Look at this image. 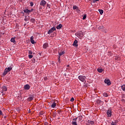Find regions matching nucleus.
Here are the masks:
<instances>
[{"label":"nucleus","instance_id":"52","mask_svg":"<svg viewBox=\"0 0 125 125\" xmlns=\"http://www.w3.org/2000/svg\"><path fill=\"white\" fill-rule=\"evenodd\" d=\"M1 93H3V91L1 92Z\"/></svg>","mask_w":125,"mask_h":125},{"label":"nucleus","instance_id":"36","mask_svg":"<svg viewBox=\"0 0 125 125\" xmlns=\"http://www.w3.org/2000/svg\"><path fill=\"white\" fill-rule=\"evenodd\" d=\"M103 32H104V33H107V30L106 29H104L103 30Z\"/></svg>","mask_w":125,"mask_h":125},{"label":"nucleus","instance_id":"5","mask_svg":"<svg viewBox=\"0 0 125 125\" xmlns=\"http://www.w3.org/2000/svg\"><path fill=\"white\" fill-rule=\"evenodd\" d=\"M77 120H78V118H74L73 119V121L72 122V125H78V124H77Z\"/></svg>","mask_w":125,"mask_h":125},{"label":"nucleus","instance_id":"14","mask_svg":"<svg viewBox=\"0 0 125 125\" xmlns=\"http://www.w3.org/2000/svg\"><path fill=\"white\" fill-rule=\"evenodd\" d=\"M63 54H65V51H62L59 53V56H62V55H63Z\"/></svg>","mask_w":125,"mask_h":125},{"label":"nucleus","instance_id":"42","mask_svg":"<svg viewBox=\"0 0 125 125\" xmlns=\"http://www.w3.org/2000/svg\"><path fill=\"white\" fill-rule=\"evenodd\" d=\"M31 21H32V22H35L34 19H31Z\"/></svg>","mask_w":125,"mask_h":125},{"label":"nucleus","instance_id":"44","mask_svg":"<svg viewBox=\"0 0 125 125\" xmlns=\"http://www.w3.org/2000/svg\"><path fill=\"white\" fill-rule=\"evenodd\" d=\"M58 60H59V62H60V56H59V57Z\"/></svg>","mask_w":125,"mask_h":125},{"label":"nucleus","instance_id":"49","mask_svg":"<svg viewBox=\"0 0 125 125\" xmlns=\"http://www.w3.org/2000/svg\"><path fill=\"white\" fill-rule=\"evenodd\" d=\"M47 6H48V4H47Z\"/></svg>","mask_w":125,"mask_h":125},{"label":"nucleus","instance_id":"25","mask_svg":"<svg viewBox=\"0 0 125 125\" xmlns=\"http://www.w3.org/2000/svg\"><path fill=\"white\" fill-rule=\"evenodd\" d=\"M101 102H102V101H101L100 100H97V103H98V104L101 103Z\"/></svg>","mask_w":125,"mask_h":125},{"label":"nucleus","instance_id":"17","mask_svg":"<svg viewBox=\"0 0 125 125\" xmlns=\"http://www.w3.org/2000/svg\"><path fill=\"white\" fill-rule=\"evenodd\" d=\"M51 107L52 108H55V107H56V103L55 102L53 103Z\"/></svg>","mask_w":125,"mask_h":125},{"label":"nucleus","instance_id":"2","mask_svg":"<svg viewBox=\"0 0 125 125\" xmlns=\"http://www.w3.org/2000/svg\"><path fill=\"white\" fill-rule=\"evenodd\" d=\"M77 36H79V37H83V36H84V33L83 32V31H80L77 33Z\"/></svg>","mask_w":125,"mask_h":125},{"label":"nucleus","instance_id":"4","mask_svg":"<svg viewBox=\"0 0 125 125\" xmlns=\"http://www.w3.org/2000/svg\"><path fill=\"white\" fill-rule=\"evenodd\" d=\"M105 83H106L108 85H111V81H110V80L109 79H105L104 80Z\"/></svg>","mask_w":125,"mask_h":125},{"label":"nucleus","instance_id":"47","mask_svg":"<svg viewBox=\"0 0 125 125\" xmlns=\"http://www.w3.org/2000/svg\"><path fill=\"white\" fill-rule=\"evenodd\" d=\"M69 66H70V65H69V64H68V65H67V67H69Z\"/></svg>","mask_w":125,"mask_h":125},{"label":"nucleus","instance_id":"8","mask_svg":"<svg viewBox=\"0 0 125 125\" xmlns=\"http://www.w3.org/2000/svg\"><path fill=\"white\" fill-rule=\"evenodd\" d=\"M24 88L26 90H29V89H30V86H29V84L25 85L24 86Z\"/></svg>","mask_w":125,"mask_h":125},{"label":"nucleus","instance_id":"16","mask_svg":"<svg viewBox=\"0 0 125 125\" xmlns=\"http://www.w3.org/2000/svg\"><path fill=\"white\" fill-rule=\"evenodd\" d=\"M97 71L99 73H102V72H103V69L102 68H98L97 69Z\"/></svg>","mask_w":125,"mask_h":125},{"label":"nucleus","instance_id":"53","mask_svg":"<svg viewBox=\"0 0 125 125\" xmlns=\"http://www.w3.org/2000/svg\"><path fill=\"white\" fill-rule=\"evenodd\" d=\"M40 55H41V53H40Z\"/></svg>","mask_w":125,"mask_h":125},{"label":"nucleus","instance_id":"19","mask_svg":"<svg viewBox=\"0 0 125 125\" xmlns=\"http://www.w3.org/2000/svg\"><path fill=\"white\" fill-rule=\"evenodd\" d=\"M24 12L25 13H30V10L28 9H26L24 10Z\"/></svg>","mask_w":125,"mask_h":125},{"label":"nucleus","instance_id":"1","mask_svg":"<svg viewBox=\"0 0 125 125\" xmlns=\"http://www.w3.org/2000/svg\"><path fill=\"white\" fill-rule=\"evenodd\" d=\"M78 79H79L80 81H81V82H85L86 77L85 76L81 75L79 76Z\"/></svg>","mask_w":125,"mask_h":125},{"label":"nucleus","instance_id":"45","mask_svg":"<svg viewBox=\"0 0 125 125\" xmlns=\"http://www.w3.org/2000/svg\"><path fill=\"white\" fill-rule=\"evenodd\" d=\"M33 9H32L31 10H29V11H30V12H32V11H33Z\"/></svg>","mask_w":125,"mask_h":125},{"label":"nucleus","instance_id":"30","mask_svg":"<svg viewBox=\"0 0 125 125\" xmlns=\"http://www.w3.org/2000/svg\"><path fill=\"white\" fill-rule=\"evenodd\" d=\"M79 119L80 121H82V119H83V116H80L79 117Z\"/></svg>","mask_w":125,"mask_h":125},{"label":"nucleus","instance_id":"29","mask_svg":"<svg viewBox=\"0 0 125 125\" xmlns=\"http://www.w3.org/2000/svg\"><path fill=\"white\" fill-rule=\"evenodd\" d=\"M28 57H29V58H30V59L33 58V55H29Z\"/></svg>","mask_w":125,"mask_h":125},{"label":"nucleus","instance_id":"6","mask_svg":"<svg viewBox=\"0 0 125 125\" xmlns=\"http://www.w3.org/2000/svg\"><path fill=\"white\" fill-rule=\"evenodd\" d=\"M45 4H46V1H45V0H41L40 2V5H41L42 6H44Z\"/></svg>","mask_w":125,"mask_h":125},{"label":"nucleus","instance_id":"9","mask_svg":"<svg viewBox=\"0 0 125 125\" xmlns=\"http://www.w3.org/2000/svg\"><path fill=\"white\" fill-rule=\"evenodd\" d=\"M11 70H12V67H8V68H6L5 69V71H6L8 73V72H10V71Z\"/></svg>","mask_w":125,"mask_h":125},{"label":"nucleus","instance_id":"50","mask_svg":"<svg viewBox=\"0 0 125 125\" xmlns=\"http://www.w3.org/2000/svg\"><path fill=\"white\" fill-rule=\"evenodd\" d=\"M115 60H118V59H115Z\"/></svg>","mask_w":125,"mask_h":125},{"label":"nucleus","instance_id":"48","mask_svg":"<svg viewBox=\"0 0 125 125\" xmlns=\"http://www.w3.org/2000/svg\"><path fill=\"white\" fill-rule=\"evenodd\" d=\"M86 125H90V124L88 123V124H87Z\"/></svg>","mask_w":125,"mask_h":125},{"label":"nucleus","instance_id":"21","mask_svg":"<svg viewBox=\"0 0 125 125\" xmlns=\"http://www.w3.org/2000/svg\"><path fill=\"white\" fill-rule=\"evenodd\" d=\"M122 89L124 90V91H125V84L121 86Z\"/></svg>","mask_w":125,"mask_h":125},{"label":"nucleus","instance_id":"32","mask_svg":"<svg viewBox=\"0 0 125 125\" xmlns=\"http://www.w3.org/2000/svg\"><path fill=\"white\" fill-rule=\"evenodd\" d=\"M74 100H75V99H74V98H72L70 100V101L71 102H74Z\"/></svg>","mask_w":125,"mask_h":125},{"label":"nucleus","instance_id":"12","mask_svg":"<svg viewBox=\"0 0 125 125\" xmlns=\"http://www.w3.org/2000/svg\"><path fill=\"white\" fill-rule=\"evenodd\" d=\"M34 99V96H32L27 99V101H32Z\"/></svg>","mask_w":125,"mask_h":125},{"label":"nucleus","instance_id":"15","mask_svg":"<svg viewBox=\"0 0 125 125\" xmlns=\"http://www.w3.org/2000/svg\"><path fill=\"white\" fill-rule=\"evenodd\" d=\"M2 89L3 91H6V90H7V88H6V86H3L2 87Z\"/></svg>","mask_w":125,"mask_h":125},{"label":"nucleus","instance_id":"3","mask_svg":"<svg viewBox=\"0 0 125 125\" xmlns=\"http://www.w3.org/2000/svg\"><path fill=\"white\" fill-rule=\"evenodd\" d=\"M55 30H56V28H55V27H52L51 29L49 30V31H48V34H51L52 33H53V32H54Z\"/></svg>","mask_w":125,"mask_h":125},{"label":"nucleus","instance_id":"38","mask_svg":"<svg viewBox=\"0 0 125 125\" xmlns=\"http://www.w3.org/2000/svg\"><path fill=\"white\" fill-rule=\"evenodd\" d=\"M114 123V124H115V125H117V124H118V121L117 120H115Z\"/></svg>","mask_w":125,"mask_h":125},{"label":"nucleus","instance_id":"34","mask_svg":"<svg viewBox=\"0 0 125 125\" xmlns=\"http://www.w3.org/2000/svg\"><path fill=\"white\" fill-rule=\"evenodd\" d=\"M30 5H31V6H33V5H34V3H33V2H30Z\"/></svg>","mask_w":125,"mask_h":125},{"label":"nucleus","instance_id":"28","mask_svg":"<svg viewBox=\"0 0 125 125\" xmlns=\"http://www.w3.org/2000/svg\"><path fill=\"white\" fill-rule=\"evenodd\" d=\"M31 42L32 43V44H34L35 43V41L33 40H31Z\"/></svg>","mask_w":125,"mask_h":125},{"label":"nucleus","instance_id":"33","mask_svg":"<svg viewBox=\"0 0 125 125\" xmlns=\"http://www.w3.org/2000/svg\"><path fill=\"white\" fill-rule=\"evenodd\" d=\"M96 1H99V0H93V2H96Z\"/></svg>","mask_w":125,"mask_h":125},{"label":"nucleus","instance_id":"43","mask_svg":"<svg viewBox=\"0 0 125 125\" xmlns=\"http://www.w3.org/2000/svg\"><path fill=\"white\" fill-rule=\"evenodd\" d=\"M0 115H2V111L0 110Z\"/></svg>","mask_w":125,"mask_h":125},{"label":"nucleus","instance_id":"20","mask_svg":"<svg viewBox=\"0 0 125 125\" xmlns=\"http://www.w3.org/2000/svg\"><path fill=\"white\" fill-rule=\"evenodd\" d=\"M99 11L101 15H102V14H103V12H104L103 10L99 9Z\"/></svg>","mask_w":125,"mask_h":125},{"label":"nucleus","instance_id":"11","mask_svg":"<svg viewBox=\"0 0 125 125\" xmlns=\"http://www.w3.org/2000/svg\"><path fill=\"white\" fill-rule=\"evenodd\" d=\"M62 27H63V25H62V24H60L56 27V28L58 29V30H60V29H61Z\"/></svg>","mask_w":125,"mask_h":125},{"label":"nucleus","instance_id":"22","mask_svg":"<svg viewBox=\"0 0 125 125\" xmlns=\"http://www.w3.org/2000/svg\"><path fill=\"white\" fill-rule=\"evenodd\" d=\"M103 95L104 97H108V95L107 93H104Z\"/></svg>","mask_w":125,"mask_h":125},{"label":"nucleus","instance_id":"27","mask_svg":"<svg viewBox=\"0 0 125 125\" xmlns=\"http://www.w3.org/2000/svg\"><path fill=\"white\" fill-rule=\"evenodd\" d=\"M86 18V14H84V15L83 16V20H84Z\"/></svg>","mask_w":125,"mask_h":125},{"label":"nucleus","instance_id":"40","mask_svg":"<svg viewBox=\"0 0 125 125\" xmlns=\"http://www.w3.org/2000/svg\"><path fill=\"white\" fill-rule=\"evenodd\" d=\"M44 81H47V77H45L44 78Z\"/></svg>","mask_w":125,"mask_h":125},{"label":"nucleus","instance_id":"18","mask_svg":"<svg viewBox=\"0 0 125 125\" xmlns=\"http://www.w3.org/2000/svg\"><path fill=\"white\" fill-rule=\"evenodd\" d=\"M11 42H14V43L16 42L15 38H11Z\"/></svg>","mask_w":125,"mask_h":125},{"label":"nucleus","instance_id":"39","mask_svg":"<svg viewBox=\"0 0 125 125\" xmlns=\"http://www.w3.org/2000/svg\"><path fill=\"white\" fill-rule=\"evenodd\" d=\"M32 40H34V36H31L30 38V41Z\"/></svg>","mask_w":125,"mask_h":125},{"label":"nucleus","instance_id":"46","mask_svg":"<svg viewBox=\"0 0 125 125\" xmlns=\"http://www.w3.org/2000/svg\"><path fill=\"white\" fill-rule=\"evenodd\" d=\"M83 86H84V87H87V85H84Z\"/></svg>","mask_w":125,"mask_h":125},{"label":"nucleus","instance_id":"24","mask_svg":"<svg viewBox=\"0 0 125 125\" xmlns=\"http://www.w3.org/2000/svg\"><path fill=\"white\" fill-rule=\"evenodd\" d=\"M8 72L7 71H5V70H4L3 75V76H5V75H6Z\"/></svg>","mask_w":125,"mask_h":125},{"label":"nucleus","instance_id":"51","mask_svg":"<svg viewBox=\"0 0 125 125\" xmlns=\"http://www.w3.org/2000/svg\"><path fill=\"white\" fill-rule=\"evenodd\" d=\"M96 91V89H95V92Z\"/></svg>","mask_w":125,"mask_h":125},{"label":"nucleus","instance_id":"37","mask_svg":"<svg viewBox=\"0 0 125 125\" xmlns=\"http://www.w3.org/2000/svg\"><path fill=\"white\" fill-rule=\"evenodd\" d=\"M29 54H33V52H32L31 51H29Z\"/></svg>","mask_w":125,"mask_h":125},{"label":"nucleus","instance_id":"41","mask_svg":"<svg viewBox=\"0 0 125 125\" xmlns=\"http://www.w3.org/2000/svg\"><path fill=\"white\" fill-rule=\"evenodd\" d=\"M111 125H116V124L114 123V122H112L111 123Z\"/></svg>","mask_w":125,"mask_h":125},{"label":"nucleus","instance_id":"31","mask_svg":"<svg viewBox=\"0 0 125 125\" xmlns=\"http://www.w3.org/2000/svg\"><path fill=\"white\" fill-rule=\"evenodd\" d=\"M42 115H43V111H41L40 113V116H42Z\"/></svg>","mask_w":125,"mask_h":125},{"label":"nucleus","instance_id":"35","mask_svg":"<svg viewBox=\"0 0 125 125\" xmlns=\"http://www.w3.org/2000/svg\"><path fill=\"white\" fill-rule=\"evenodd\" d=\"M103 28H104V26H100L99 27V29H103Z\"/></svg>","mask_w":125,"mask_h":125},{"label":"nucleus","instance_id":"10","mask_svg":"<svg viewBox=\"0 0 125 125\" xmlns=\"http://www.w3.org/2000/svg\"><path fill=\"white\" fill-rule=\"evenodd\" d=\"M78 41H77V40H75L73 42V45H74V46H78Z\"/></svg>","mask_w":125,"mask_h":125},{"label":"nucleus","instance_id":"13","mask_svg":"<svg viewBox=\"0 0 125 125\" xmlns=\"http://www.w3.org/2000/svg\"><path fill=\"white\" fill-rule=\"evenodd\" d=\"M47 47H48V43H45L43 45V48H46Z\"/></svg>","mask_w":125,"mask_h":125},{"label":"nucleus","instance_id":"26","mask_svg":"<svg viewBox=\"0 0 125 125\" xmlns=\"http://www.w3.org/2000/svg\"><path fill=\"white\" fill-rule=\"evenodd\" d=\"M73 9H79V8L77 6H74Z\"/></svg>","mask_w":125,"mask_h":125},{"label":"nucleus","instance_id":"23","mask_svg":"<svg viewBox=\"0 0 125 125\" xmlns=\"http://www.w3.org/2000/svg\"><path fill=\"white\" fill-rule=\"evenodd\" d=\"M88 124H90L91 125H94V122L93 121H88Z\"/></svg>","mask_w":125,"mask_h":125},{"label":"nucleus","instance_id":"7","mask_svg":"<svg viewBox=\"0 0 125 125\" xmlns=\"http://www.w3.org/2000/svg\"><path fill=\"white\" fill-rule=\"evenodd\" d=\"M106 114L108 117H111V116H112V110L108 109L106 112Z\"/></svg>","mask_w":125,"mask_h":125}]
</instances>
